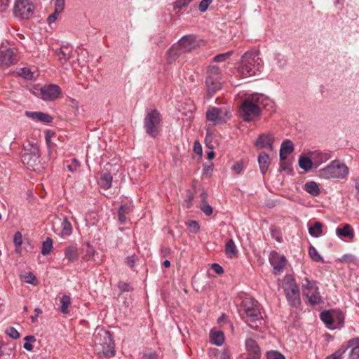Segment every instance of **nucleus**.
I'll return each instance as SVG.
<instances>
[{"label":"nucleus","instance_id":"f257e3e1","mask_svg":"<svg viewBox=\"0 0 359 359\" xmlns=\"http://www.w3.org/2000/svg\"><path fill=\"white\" fill-rule=\"evenodd\" d=\"M270 107L268 110L275 111L273 102L262 94H253L245 98L240 107V116L246 122H250L259 116L262 107Z\"/></svg>","mask_w":359,"mask_h":359},{"label":"nucleus","instance_id":"f03ea898","mask_svg":"<svg viewBox=\"0 0 359 359\" xmlns=\"http://www.w3.org/2000/svg\"><path fill=\"white\" fill-rule=\"evenodd\" d=\"M95 353L100 357L111 358L115 354L114 343L109 331L97 327L93 335Z\"/></svg>","mask_w":359,"mask_h":359},{"label":"nucleus","instance_id":"7ed1b4c3","mask_svg":"<svg viewBox=\"0 0 359 359\" xmlns=\"http://www.w3.org/2000/svg\"><path fill=\"white\" fill-rule=\"evenodd\" d=\"M263 68L262 60L258 53L246 52L241 57L239 72L243 77H249L260 72Z\"/></svg>","mask_w":359,"mask_h":359},{"label":"nucleus","instance_id":"20e7f679","mask_svg":"<svg viewBox=\"0 0 359 359\" xmlns=\"http://www.w3.org/2000/svg\"><path fill=\"white\" fill-rule=\"evenodd\" d=\"M21 161L30 170H36L40 164V151L36 144L29 142L21 153Z\"/></svg>","mask_w":359,"mask_h":359},{"label":"nucleus","instance_id":"39448f33","mask_svg":"<svg viewBox=\"0 0 359 359\" xmlns=\"http://www.w3.org/2000/svg\"><path fill=\"white\" fill-rule=\"evenodd\" d=\"M320 175L327 178L345 179L349 174L348 166L340 160H333L319 170Z\"/></svg>","mask_w":359,"mask_h":359},{"label":"nucleus","instance_id":"423d86ee","mask_svg":"<svg viewBox=\"0 0 359 359\" xmlns=\"http://www.w3.org/2000/svg\"><path fill=\"white\" fill-rule=\"evenodd\" d=\"M144 128L146 133L153 138L158 135L161 128V118L160 113L156 109L147 111L144 119Z\"/></svg>","mask_w":359,"mask_h":359},{"label":"nucleus","instance_id":"0eeeda50","mask_svg":"<svg viewBox=\"0 0 359 359\" xmlns=\"http://www.w3.org/2000/svg\"><path fill=\"white\" fill-rule=\"evenodd\" d=\"M283 288L290 304L297 307L301 304L299 287L291 276H285L283 281Z\"/></svg>","mask_w":359,"mask_h":359},{"label":"nucleus","instance_id":"6e6552de","mask_svg":"<svg viewBox=\"0 0 359 359\" xmlns=\"http://www.w3.org/2000/svg\"><path fill=\"white\" fill-rule=\"evenodd\" d=\"M205 84L208 95L210 97L222 88V74L217 67H209L207 71Z\"/></svg>","mask_w":359,"mask_h":359},{"label":"nucleus","instance_id":"1a4fd4ad","mask_svg":"<svg viewBox=\"0 0 359 359\" xmlns=\"http://www.w3.org/2000/svg\"><path fill=\"white\" fill-rule=\"evenodd\" d=\"M243 313L242 314V318L249 325L262 318L259 304L257 301L251 299H245L243 302Z\"/></svg>","mask_w":359,"mask_h":359},{"label":"nucleus","instance_id":"9d476101","mask_svg":"<svg viewBox=\"0 0 359 359\" xmlns=\"http://www.w3.org/2000/svg\"><path fill=\"white\" fill-rule=\"evenodd\" d=\"M302 294L311 305L318 304L321 302V296L318 292L316 283L305 278L302 283Z\"/></svg>","mask_w":359,"mask_h":359},{"label":"nucleus","instance_id":"9b49d317","mask_svg":"<svg viewBox=\"0 0 359 359\" xmlns=\"http://www.w3.org/2000/svg\"><path fill=\"white\" fill-rule=\"evenodd\" d=\"M34 12V5L31 0H17L14 5L13 13L17 17L29 18Z\"/></svg>","mask_w":359,"mask_h":359},{"label":"nucleus","instance_id":"f8f14e48","mask_svg":"<svg viewBox=\"0 0 359 359\" xmlns=\"http://www.w3.org/2000/svg\"><path fill=\"white\" fill-rule=\"evenodd\" d=\"M275 136L271 133H263L258 135L255 142V147L257 149H265L270 151L273 150Z\"/></svg>","mask_w":359,"mask_h":359},{"label":"nucleus","instance_id":"ddd939ff","mask_svg":"<svg viewBox=\"0 0 359 359\" xmlns=\"http://www.w3.org/2000/svg\"><path fill=\"white\" fill-rule=\"evenodd\" d=\"M18 50L15 48L1 46L0 48V64L4 66H11L17 61Z\"/></svg>","mask_w":359,"mask_h":359},{"label":"nucleus","instance_id":"4468645a","mask_svg":"<svg viewBox=\"0 0 359 359\" xmlns=\"http://www.w3.org/2000/svg\"><path fill=\"white\" fill-rule=\"evenodd\" d=\"M60 93V88L54 84L45 86L40 89L41 97L45 101H51L57 99Z\"/></svg>","mask_w":359,"mask_h":359},{"label":"nucleus","instance_id":"2eb2a0df","mask_svg":"<svg viewBox=\"0 0 359 359\" xmlns=\"http://www.w3.org/2000/svg\"><path fill=\"white\" fill-rule=\"evenodd\" d=\"M226 115V111L221 108L211 107L206 111V118L208 121L214 124H222L226 122L224 116Z\"/></svg>","mask_w":359,"mask_h":359},{"label":"nucleus","instance_id":"dca6fc26","mask_svg":"<svg viewBox=\"0 0 359 359\" xmlns=\"http://www.w3.org/2000/svg\"><path fill=\"white\" fill-rule=\"evenodd\" d=\"M269 261L273 267L275 274H280L283 272L287 264V259L285 256L273 252L270 255Z\"/></svg>","mask_w":359,"mask_h":359},{"label":"nucleus","instance_id":"f3484780","mask_svg":"<svg viewBox=\"0 0 359 359\" xmlns=\"http://www.w3.org/2000/svg\"><path fill=\"white\" fill-rule=\"evenodd\" d=\"M175 44L179 45L184 53L191 52L196 46L195 38L191 35L184 36Z\"/></svg>","mask_w":359,"mask_h":359},{"label":"nucleus","instance_id":"a211bd4d","mask_svg":"<svg viewBox=\"0 0 359 359\" xmlns=\"http://www.w3.org/2000/svg\"><path fill=\"white\" fill-rule=\"evenodd\" d=\"M309 156H311L314 168H317L322 163L326 162L330 158H331V154L328 152H323L320 151H310L309 153Z\"/></svg>","mask_w":359,"mask_h":359},{"label":"nucleus","instance_id":"6ab92c4d","mask_svg":"<svg viewBox=\"0 0 359 359\" xmlns=\"http://www.w3.org/2000/svg\"><path fill=\"white\" fill-rule=\"evenodd\" d=\"M25 115L33 121L43 123H49L53 121V118L49 114L41 111H25Z\"/></svg>","mask_w":359,"mask_h":359},{"label":"nucleus","instance_id":"aec40b11","mask_svg":"<svg viewBox=\"0 0 359 359\" xmlns=\"http://www.w3.org/2000/svg\"><path fill=\"white\" fill-rule=\"evenodd\" d=\"M294 144L290 140H285L280 144L279 151L280 159H285L287 158V156L294 151Z\"/></svg>","mask_w":359,"mask_h":359},{"label":"nucleus","instance_id":"412c9836","mask_svg":"<svg viewBox=\"0 0 359 359\" xmlns=\"http://www.w3.org/2000/svg\"><path fill=\"white\" fill-rule=\"evenodd\" d=\"M184 53L179 45L174 43L167 51L165 59L168 63L172 64Z\"/></svg>","mask_w":359,"mask_h":359},{"label":"nucleus","instance_id":"4be33fe9","mask_svg":"<svg viewBox=\"0 0 359 359\" xmlns=\"http://www.w3.org/2000/svg\"><path fill=\"white\" fill-rule=\"evenodd\" d=\"M257 161L262 174L264 175L271 164L269 155L265 151H261L258 155Z\"/></svg>","mask_w":359,"mask_h":359},{"label":"nucleus","instance_id":"5701e85b","mask_svg":"<svg viewBox=\"0 0 359 359\" xmlns=\"http://www.w3.org/2000/svg\"><path fill=\"white\" fill-rule=\"evenodd\" d=\"M298 165L299 168L304 172H309L314 167L313 160L310 156L306 155H300L298 159Z\"/></svg>","mask_w":359,"mask_h":359},{"label":"nucleus","instance_id":"b1692460","mask_svg":"<svg viewBox=\"0 0 359 359\" xmlns=\"http://www.w3.org/2000/svg\"><path fill=\"white\" fill-rule=\"evenodd\" d=\"M246 350L249 356L260 357V350L257 342L252 339H248L245 341Z\"/></svg>","mask_w":359,"mask_h":359},{"label":"nucleus","instance_id":"393cba45","mask_svg":"<svg viewBox=\"0 0 359 359\" xmlns=\"http://www.w3.org/2000/svg\"><path fill=\"white\" fill-rule=\"evenodd\" d=\"M131 204H124L121 205L118 210V219L121 224L126 222V216L132 211Z\"/></svg>","mask_w":359,"mask_h":359},{"label":"nucleus","instance_id":"a878e982","mask_svg":"<svg viewBox=\"0 0 359 359\" xmlns=\"http://www.w3.org/2000/svg\"><path fill=\"white\" fill-rule=\"evenodd\" d=\"M336 233L339 237H346L348 238H353L354 237V231L351 226L348 224H346L342 228H337L336 229Z\"/></svg>","mask_w":359,"mask_h":359},{"label":"nucleus","instance_id":"bb28decb","mask_svg":"<svg viewBox=\"0 0 359 359\" xmlns=\"http://www.w3.org/2000/svg\"><path fill=\"white\" fill-rule=\"evenodd\" d=\"M348 346L352 348L350 353L351 359L359 358V337L348 341Z\"/></svg>","mask_w":359,"mask_h":359},{"label":"nucleus","instance_id":"cd10ccee","mask_svg":"<svg viewBox=\"0 0 359 359\" xmlns=\"http://www.w3.org/2000/svg\"><path fill=\"white\" fill-rule=\"evenodd\" d=\"M225 252L228 257L233 258L236 257L238 250L232 239L229 240L225 245Z\"/></svg>","mask_w":359,"mask_h":359},{"label":"nucleus","instance_id":"c85d7f7f","mask_svg":"<svg viewBox=\"0 0 359 359\" xmlns=\"http://www.w3.org/2000/svg\"><path fill=\"white\" fill-rule=\"evenodd\" d=\"M210 339L212 344L221 346L224 341V336L221 331H213L210 333Z\"/></svg>","mask_w":359,"mask_h":359},{"label":"nucleus","instance_id":"c756f323","mask_svg":"<svg viewBox=\"0 0 359 359\" xmlns=\"http://www.w3.org/2000/svg\"><path fill=\"white\" fill-rule=\"evenodd\" d=\"M60 311L63 314H67L69 313V306L71 304V298L67 294H64L62 296V297L60 299Z\"/></svg>","mask_w":359,"mask_h":359},{"label":"nucleus","instance_id":"7c9ffc66","mask_svg":"<svg viewBox=\"0 0 359 359\" xmlns=\"http://www.w3.org/2000/svg\"><path fill=\"white\" fill-rule=\"evenodd\" d=\"M309 232L311 236L318 237L323 233V224L320 222H316L313 226L309 227Z\"/></svg>","mask_w":359,"mask_h":359},{"label":"nucleus","instance_id":"2f4dec72","mask_svg":"<svg viewBox=\"0 0 359 359\" xmlns=\"http://www.w3.org/2000/svg\"><path fill=\"white\" fill-rule=\"evenodd\" d=\"M304 189L313 196H318L320 193L318 185L314 181H310L306 183Z\"/></svg>","mask_w":359,"mask_h":359},{"label":"nucleus","instance_id":"473e14b6","mask_svg":"<svg viewBox=\"0 0 359 359\" xmlns=\"http://www.w3.org/2000/svg\"><path fill=\"white\" fill-rule=\"evenodd\" d=\"M112 165L111 163H107L104 166V169L107 170V172H104L102 175V180H113L114 177V172L118 171L119 165L117 168H114L113 170L111 169Z\"/></svg>","mask_w":359,"mask_h":359},{"label":"nucleus","instance_id":"72a5a7b5","mask_svg":"<svg viewBox=\"0 0 359 359\" xmlns=\"http://www.w3.org/2000/svg\"><path fill=\"white\" fill-rule=\"evenodd\" d=\"M17 74L25 80H32L34 73L28 67H22L17 69Z\"/></svg>","mask_w":359,"mask_h":359},{"label":"nucleus","instance_id":"f704fd0d","mask_svg":"<svg viewBox=\"0 0 359 359\" xmlns=\"http://www.w3.org/2000/svg\"><path fill=\"white\" fill-rule=\"evenodd\" d=\"M65 257L71 262H74L78 258V251L75 246H69L65 250Z\"/></svg>","mask_w":359,"mask_h":359},{"label":"nucleus","instance_id":"c9c22d12","mask_svg":"<svg viewBox=\"0 0 359 359\" xmlns=\"http://www.w3.org/2000/svg\"><path fill=\"white\" fill-rule=\"evenodd\" d=\"M58 60L61 64H65L70 57V50L66 48H61L57 52Z\"/></svg>","mask_w":359,"mask_h":359},{"label":"nucleus","instance_id":"e433bc0d","mask_svg":"<svg viewBox=\"0 0 359 359\" xmlns=\"http://www.w3.org/2000/svg\"><path fill=\"white\" fill-rule=\"evenodd\" d=\"M280 170L283 171L287 175H292V168L291 163L287 158L280 159Z\"/></svg>","mask_w":359,"mask_h":359},{"label":"nucleus","instance_id":"4c0bfd02","mask_svg":"<svg viewBox=\"0 0 359 359\" xmlns=\"http://www.w3.org/2000/svg\"><path fill=\"white\" fill-rule=\"evenodd\" d=\"M245 163L243 159L238 160L233 164L231 170L235 174H241L244 171Z\"/></svg>","mask_w":359,"mask_h":359},{"label":"nucleus","instance_id":"58836bf2","mask_svg":"<svg viewBox=\"0 0 359 359\" xmlns=\"http://www.w3.org/2000/svg\"><path fill=\"white\" fill-rule=\"evenodd\" d=\"M20 278L27 283L36 285L37 284L36 278L35 276L31 272H26L20 276Z\"/></svg>","mask_w":359,"mask_h":359},{"label":"nucleus","instance_id":"ea45409f","mask_svg":"<svg viewBox=\"0 0 359 359\" xmlns=\"http://www.w3.org/2000/svg\"><path fill=\"white\" fill-rule=\"evenodd\" d=\"M62 236H69L72 233V227L71 223L67 220L66 217L63 218L62 222Z\"/></svg>","mask_w":359,"mask_h":359},{"label":"nucleus","instance_id":"a19ab883","mask_svg":"<svg viewBox=\"0 0 359 359\" xmlns=\"http://www.w3.org/2000/svg\"><path fill=\"white\" fill-rule=\"evenodd\" d=\"M53 248V241L51 238H48L43 241L41 249V254L43 255H48Z\"/></svg>","mask_w":359,"mask_h":359},{"label":"nucleus","instance_id":"79ce46f5","mask_svg":"<svg viewBox=\"0 0 359 359\" xmlns=\"http://www.w3.org/2000/svg\"><path fill=\"white\" fill-rule=\"evenodd\" d=\"M81 163L76 158H73L70 164H67L65 168L71 172H76L80 170Z\"/></svg>","mask_w":359,"mask_h":359},{"label":"nucleus","instance_id":"37998d69","mask_svg":"<svg viewBox=\"0 0 359 359\" xmlns=\"http://www.w3.org/2000/svg\"><path fill=\"white\" fill-rule=\"evenodd\" d=\"M273 60L276 63V65L282 68L286 65V59L285 57L280 54V53H274L273 54Z\"/></svg>","mask_w":359,"mask_h":359},{"label":"nucleus","instance_id":"c03bdc74","mask_svg":"<svg viewBox=\"0 0 359 359\" xmlns=\"http://www.w3.org/2000/svg\"><path fill=\"white\" fill-rule=\"evenodd\" d=\"M320 319L327 325L330 326L333 324V318L331 313L327 311H323L320 313Z\"/></svg>","mask_w":359,"mask_h":359},{"label":"nucleus","instance_id":"a18cd8bd","mask_svg":"<svg viewBox=\"0 0 359 359\" xmlns=\"http://www.w3.org/2000/svg\"><path fill=\"white\" fill-rule=\"evenodd\" d=\"M309 254L310 257L315 262H320L322 260V257H320L318 252L313 246L309 247Z\"/></svg>","mask_w":359,"mask_h":359},{"label":"nucleus","instance_id":"49530a36","mask_svg":"<svg viewBox=\"0 0 359 359\" xmlns=\"http://www.w3.org/2000/svg\"><path fill=\"white\" fill-rule=\"evenodd\" d=\"M232 55V51L219 54L214 57L213 61L215 62H221L227 60Z\"/></svg>","mask_w":359,"mask_h":359},{"label":"nucleus","instance_id":"de8ad7c7","mask_svg":"<svg viewBox=\"0 0 359 359\" xmlns=\"http://www.w3.org/2000/svg\"><path fill=\"white\" fill-rule=\"evenodd\" d=\"M200 209L207 216H210L212 213V208L210 205L208 204L207 201L201 202V204L200 205Z\"/></svg>","mask_w":359,"mask_h":359},{"label":"nucleus","instance_id":"09e8293b","mask_svg":"<svg viewBox=\"0 0 359 359\" xmlns=\"http://www.w3.org/2000/svg\"><path fill=\"white\" fill-rule=\"evenodd\" d=\"M187 226L189 229V231L193 233H197L200 229L198 223L194 220L188 222L187 223Z\"/></svg>","mask_w":359,"mask_h":359},{"label":"nucleus","instance_id":"8fccbe9b","mask_svg":"<svg viewBox=\"0 0 359 359\" xmlns=\"http://www.w3.org/2000/svg\"><path fill=\"white\" fill-rule=\"evenodd\" d=\"M191 2V0H176L174 5V8L176 9H182L184 7H187L189 3Z\"/></svg>","mask_w":359,"mask_h":359},{"label":"nucleus","instance_id":"3c124183","mask_svg":"<svg viewBox=\"0 0 359 359\" xmlns=\"http://www.w3.org/2000/svg\"><path fill=\"white\" fill-rule=\"evenodd\" d=\"M65 0H55L54 7L56 13H62L65 9Z\"/></svg>","mask_w":359,"mask_h":359},{"label":"nucleus","instance_id":"603ef678","mask_svg":"<svg viewBox=\"0 0 359 359\" xmlns=\"http://www.w3.org/2000/svg\"><path fill=\"white\" fill-rule=\"evenodd\" d=\"M95 250L90 245H87L86 249V255L83 257V259L88 261L90 260L94 255Z\"/></svg>","mask_w":359,"mask_h":359},{"label":"nucleus","instance_id":"864d4df0","mask_svg":"<svg viewBox=\"0 0 359 359\" xmlns=\"http://www.w3.org/2000/svg\"><path fill=\"white\" fill-rule=\"evenodd\" d=\"M267 359H285L283 355L277 351H270L266 354Z\"/></svg>","mask_w":359,"mask_h":359},{"label":"nucleus","instance_id":"5fc2aeb1","mask_svg":"<svg viewBox=\"0 0 359 359\" xmlns=\"http://www.w3.org/2000/svg\"><path fill=\"white\" fill-rule=\"evenodd\" d=\"M6 334L14 339H17L20 337L19 332L13 327H10L6 330Z\"/></svg>","mask_w":359,"mask_h":359},{"label":"nucleus","instance_id":"6e6d98bb","mask_svg":"<svg viewBox=\"0 0 359 359\" xmlns=\"http://www.w3.org/2000/svg\"><path fill=\"white\" fill-rule=\"evenodd\" d=\"M118 287L122 292H129L133 290V287L129 283L123 281L118 283Z\"/></svg>","mask_w":359,"mask_h":359},{"label":"nucleus","instance_id":"4d7b16f0","mask_svg":"<svg viewBox=\"0 0 359 359\" xmlns=\"http://www.w3.org/2000/svg\"><path fill=\"white\" fill-rule=\"evenodd\" d=\"M212 1V0H202L198 6L199 11L202 13L205 12Z\"/></svg>","mask_w":359,"mask_h":359},{"label":"nucleus","instance_id":"13d9d810","mask_svg":"<svg viewBox=\"0 0 359 359\" xmlns=\"http://www.w3.org/2000/svg\"><path fill=\"white\" fill-rule=\"evenodd\" d=\"M213 170V165L210 163L209 165H205L203 172V177L205 178H209L211 177V173Z\"/></svg>","mask_w":359,"mask_h":359},{"label":"nucleus","instance_id":"bf43d9fd","mask_svg":"<svg viewBox=\"0 0 359 359\" xmlns=\"http://www.w3.org/2000/svg\"><path fill=\"white\" fill-rule=\"evenodd\" d=\"M212 135L208 131L205 138V143L206 146L210 149H213L214 148V145L212 143Z\"/></svg>","mask_w":359,"mask_h":359},{"label":"nucleus","instance_id":"052dcab7","mask_svg":"<svg viewBox=\"0 0 359 359\" xmlns=\"http://www.w3.org/2000/svg\"><path fill=\"white\" fill-rule=\"evenodd\" d=\"M13 242L16 247L21 246L22 243V236L19 231L16 232L14 235Z\"/></svg>","mask_w":359,"mask_h":359},{"label":"nucleus","instance_id":"680f3d73","mask_svg":"<svg viewBox=\"0 0 359 359\" xmlns=\"http://www.w3.org/2000/svg\"><path fill=\"white\" fill-rule=\"evenodd\" d=\"M193 198H194V196H193L192 193L190 191H188L187 194V198L184 201V203H185L184 206L187 208H189L191 207V201H192Z\"/></svg>","mask_w":359,"mask_h":359},{"label":"nucleus","instance_id":"e2e57ef3","mask_svg":"<svg viewBox=\"0 0 359 359\" xmlns=\"http://www.w3.org/2000/svg\"><path fill=\"white\" fill-rule=\"evenodd\" d=\"M346 351V348H345L344 346H341L335 353H333L334 357H335L336 359L342 358V356L345 353Z\"/></svg>","mask_w":359,"mask_h":359},{"label":"nucleus","instance_id":"0e129e2a","mask_svg":"<svg viewBox=\"0 0 359 359\" xmlns=\"http://www.w3.org/2000/svg\"><path fill=\"white\" fill-rule=\"evenodd\" d=\"M97 184L104 190H107L111 187V181H97Z\"/></svg>","mask_w":359,"mask_h":359},{"label":"nucleus","instance_id":"69168bd1","mask_svg":"<svg viewBox=\"0 0 359 359\" xmlns=\"http://www.w3.org/2000/svg\"><path fill=\"white\" fill-rule=\"evenodd\" d=\"M211 269L218 275H220L224 273L222 267L218 264H212L211 266Z\"/></svg>","mask_w":359,"mask_h":359},{"label":"nucleus","instance_id":"338daca9","mask_svg":"<svg viewBox=\"0 0 359 359\" xmlns=\"http://www.w3.org/2000/svg\"><path fill=\"white\" fill-rule=\"evenodd\" d=\"M60 13H56V11L54 10V12L52 14H50L48 18V23L49 25L53 23L57 20V16Z\"/></svg>","mask_w":359,"mask_h":359},{"label":"nucleus","instance_id":"774afa93","mask_svg":"<svg viewBox=\"0 0 359 359\" xmlns=\"http://www.w3.org/2000/svg\"><path fill=\"white\" fill-rule=\"evenodd\" d=\"M218 359H230V351L228 348H224L220 353Z\"/></svg>","mask_w":359,"mask_h":359}]
</instances>
